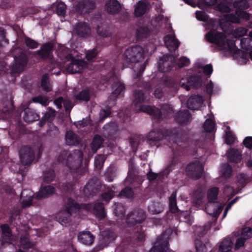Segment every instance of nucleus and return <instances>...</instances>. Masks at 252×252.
Here are the masks:
<instances>
[{
    "instance_id": "39",
    "label": "nucleus",
    "mask_w": 252,
    "mask_h": 252,
    "mask_svg": "<svg viewBox=\"0 0 252 252\" xmlns=\"http://www.w3.org/2000/svg\"><path fill=\"white\" fill-rule=\"evenodd\" d=\"M169 207L170 211L172 213H176L178 211V208L176 204V194L172 193L169 198Z\"/></svg>"
},
{
    "instance_id": "19",
    "label": "nucleus",
    "mask_w": 252,
    "mask_h": 252,
    "mask_svg": "<svg viewBox=\"0 0 252 252\" xmlns=\"http://www.w3.org/2000/svg\"><path fill=\"white\" fill-rule=\"evenodd\" d=\"M2 232V243H12L15 237L12 236L7 224H2L0 226Z\"/></svg>"
},
{
    "instance_id": "17",
    "label": "nucleus",
    "mask_w": 252,
    "mask_h": 252,
    "mask_svg": "<svg viewBox=\"0 0 252 252\" xmlns=\"http://www.w3.org/2000/svg\"><path fill=\"white\" fill-rule=\"evenodd\" d=\"M55 188L51 185L44 186L42 185L40 190L36 195L38 199H41L49 196L55 192Z\"/></svg>"
},
{
    "instance_id": "3",
    "label": "nucleus",
    "mask_w": 252,
    "mask_h": 252,
    "mask_svg": "<svg viewBox=\"0 0 252 252\" xmlns=\"http://www.w3.org/2000/svg\"><path fill=\"white\" fill-rule=\"evenodd\" d=\"M235 7H237L236 10V15L226 14L224 15V20L228 22L239 23L240 18L247 19L249 18V14L243 11L242 9L248 8L249 4L246 0H241L236 1L234 4Z\"/></svg>"
},
{
    "instance_id": "24",
    "label": "nucleus",
    "mask_w": 252,
    "mask_h": 252,
    "mask_svg": "<svg viewBox=\"0 0 252 252\" xmlns=\"http://www.w3.org/2000/svg\"><path fill=\"white\" fill-rule=\"evenodd\" d=\"M112 90L113 92L110 96V99L115 100L116 98L124 92L125 86L122 83L117 82L113 85Z\"/></svg>"
},
{
    "instance_id": "42",
    "label": "nucleus",
    "mask_w": 252,
    "mask_h": 252,
    "mask_svg": "<svg viewBox=\"0 0 252 252\" xmlns=\"http://www.w3.org/2000/svg\"><path fill=\"white\" fill-rule=\"evenodd\" d=\"M41 86L43 89L46 91H50L52 89L48 76L46 74L43 75L41 79Z\"/></svg>"
},
{
    "instance_id": "55",
    "label": "nucleus",
    "mask_w": 252,
    "mask_h": 252,
    "mask_svg": "<svg viewBox=\"0 0 252 252\" xmlns=\"http://www.w3.org/2000/svg\"><path fill=\"white\" fill-rule=\"evenodd\" d=\"M55 116V111L50 108H49L48 111L45 114L42 120V121H50L54 118Z\"/></svg>"
},
{
    "instance_id": "25",
    "label": "nucleus",
    "mask_w": 252,
    "mask_h": 252,
    "mask_svg": "<svg viewBox=\"0 0 252 252\" xmlns=\"http://www.w3.org/2000/svg\"><path fill=\"white\" fill-rule=\"evenodd\" d=\"M78 239L85 245L92 244L94 240V236L90 232H82L78 235Z\"/></svg>"
},
{
    "instance_id": "52",
    "label": "nucleus",
    "mask_w": 252,
    "mask_h": 252,
    "mask_svg": "<svg viewBox=\"0 0 252 252\" xmlns=\"http://www.w3.org/2000/svg\"><path fill=\"white\" fill-rule=\"evenodd\" d=\"M203 196V193L200 192H196L193 198V204L199 207L202 203V198Z\"/></svg>"
},
{
    "instance_id": "49",
    "label": "nucleus",
    "mask_w": 252,
    "mask_h": 252,
    "mask_svg": "<svg viewBox=\"0 0 252 252\" xmlns=\"http://www.w3.org/2000/svg\"><path fill=\"white\" fill-rule=\"evenodd\" d=\"M231 7V4L225 2H221L217 6L218 10L221 12L225 13H227L230 11Z\"/></svg>"
},
{
    "instance_id": "13",
    "label": "nucleus",
    "mask_w": 252,
    "mask_h": 252,
    "mask_svg": "<svg viewBox=\"0 0 252 252\" xmlns=\"http://www.w3.org/2000/svg\"><path fill=\"white\" fill-rule=\"evenodd\" d=\"M20 160L23 164L28 165L31 163L34 158L32 150L28 147L22 148L20 151Z\"/></svg>"
},
{
    "instance_id": "61",
    "label": "nucleus",
    "mask_w": 252,
    "mask_h": 252,
    "mask_svg": "<svg viewBox=\"0 0 252 252\" xmlns=\"http://www.w3.org/2000/svg\"><path fill=\"white\" fill-rule=\"evenodd\" d=\"M133 195L132 190L128 188H126L123 190L120 193L121 196L126 197H131L133 196Z\"/></svg>"
},
{
    "instance_id": "28",
    "label": "nucleus",
    "mask_w": 252,
    "mask_h": 252,
    "mask_svg": "<svg viewBox=\"0 0 252 252\" xmlns=\"http://www.w3.org/2000/svg\"><path fill=\"white\" fill-rule=\"evenodd\" d=\"M90 29L84 23H80L76 25L74 32L81 36H85L90 33Z\"/></svg>"
},
{
    "instance_id": "44",
    "label": "nucleus",
    "mask_w": 252,
    "mask_h": 252,
    "mask_svg": "<svg viewBox=\"0 0 252 252\" xmlns=\"http://www.w3.org/2000/svg\"><path fill=\"white\" fill-rule=\"evenodd\" d=\"M240 43L242 48L246 50L250 49L252 47V39L250 37L241 39Z\"/></svg>"
},
{
    "instance_id": "9",
    "label": "nucleus",
    "mask_w": 252,
    "mask_h": 252,
    "mask_svg": "<svg viewBox=\"0 0 252 252\" xmlns=\"http://www.w3.org/2000/svg\"><path fill=\"white\" fill-rule=\"evenodd\" d=\"M202 170V165L198 161L190 163L187 167L188 174L194 179H197L201 176Z\"/></svg>"
},
{
    "instance_id": "64",
    "label": "nucleus",
    "mask_w": 252,
    "mask_h": 252,
    "mask_svg": "<svg viewBox=\"0 0 252 252\" xmlns=\"http://www.w3.org/2000/svg\"><path fill=\"white\" fill-rule=\"evenodd\" d=\"M196 18L202 21H206L208 20V16L207 14L202 11H196Z\"/></svg>"
},
{
    "instance_id": "38",
    "label": "nucleus",
    "mask_w": 252,
    "mask_h": 252,
    "mask_svg": "<svg viewBox=\"0 0 252 252\" xmlns=\"http://www.w3.org/2000/svg\"><path fill=\"white\" fill-rule=\"evenodd\" d=\"M102 143V139L100 136H95L91 144V148L94 152H95L96 150L100 147Z\"/></svg>"
},
{
    "instance_id": "58",
    "label": "nucleus",
    "mask_w": 252,
    "mask_h": 252,
    "mask_svg": "<svg viewBox=\"0 0 252 252\" xmlns=\"http://www.w3.org/2000/svg\"><path fill=\"white\" fill-rule=\"evenodd\" d=\"M225 142L227 144H232L235 141V138L231 131H227L225 134Z\"/></svg>"
},
{
    "instance_id": "20",
    "label": "nucleus",
    "mask_w": 252,
    "mask_h": 252,
    "mask_svg": "<svg viewBox=\"0 0 252 252\" xmlns=\"http://www.w3.org/2000/svg\"><path fill=\"white\" fill-rule=\"evenodd\" d=\"M114 240L113 232L109 230L104 231L101 232L99 238V243L103 247L107 246Z\"/></svg>"
},
{
    "instance_id": "57",
    "label": "nucleus",
    "mask_w": 252,
    "mask_h": 252,
    "mask_svg": "<svg viewBox=\"0 0 252 252\" xmlns=\"http://www.w3.org/2000/svg\"><path fill=\"white\" fill-rule=\"evenodd\" d=\"M57 13L58 15L63 16L65 14L66 6L63 2L59 3L57 6Z\"/></svg>"
},
{
    "instance_id": "51",
    "label": "nucleus",
    "mask_w": 252,
    "mask_h": 252,
    "mask_svg": "<svg viewBox=\"0 0 252 252\" xmlns=\"http://www.w3.org/2000/svg\"><path fill=\"white\" fill-rule=\"evenodd\" d=\"M190 64L189 59L185 57L180 58L177 62V64L179 67H183L189 65Z\"/></svg>"
},
{
    "instance_id": "32",
    "label": "nucleus",
    "mask_w": 252,
    "mask_h": 252,
    "mask_svg": "<svg viewBox=\"0 0 252 252\" xmlns=\"http://www.w3.org/2000/svg\"><path fill=\"white\" fill-rule=\"evenodd\" d=\"M21 195L22 197H26L25 198L22 200V206L23 207H29L32 204L33 193L30 190L23 191Z\"/></svg>"
},
{
    "instance_id": "40",
    "label": "nucleus",
    "mask_w": 252,
    "mask_h": 252,
    "mask_svg": "<svg viewBox=\"0 0 252 252\" xmlns=\"http://www.w3.org/2000/svg\"><path fill=\"white\" fill-rule=\"evenodd\" d=\"M217 2V0H201L198 4V7L200 8L207 9Z\"/></svg>"
},
{
    "instance_id": "2",
    "label": "nucleus",
    "mask_w": 252,
    "mask_h": 252,
    "mask_svg": "<svg viewBox=\"0 0 252 252\" xmlns=\"http://www.w3.org/2000/svg\"><path fill=\"white\" fill-rule=\"evenodd\" d=\"M82 154L79 151H75L68 154L66 151H63L60 154L58 160L63 163L71 170H75L81 164Z\"/></svg>"
},
{
    "instance_id": "59",
    "label": "nucleus",
    "mask_w": 252,
    "mask_h": 252,
    "mask_svg": "<svg viewBox=\"0 0 252 252\" xmlns=\"http://www.w3.org/2000/svg\"><path fill=\"white\" fill-rule=\"evenodd\" d=\"M25 43L28 47L32 49L37 48L38 45L37 42L29 38H26L25 39Z\"/></svg>"
},
{
    "instance_id": "41",
    "label": "nucleus",
    "mask_w": 252,
    "mask_h": 252,
    "mask_svg": "<svg viewBox=\"0 0 252 252\" xmlns=\"http://www.w3.org/2000/svg\"><path fill=\"white\" fill-rule=\"evenodd\" d=\"M20 245L23 248H29L33 245V243L30 240L29 235L26 234L20 239Z\"/></svg>"
},
{
    "instance_id": "50",
    "label": "nucleus",
    "mask_w": 252,
    "mask_h": 252,
    "mask_svg": "<svg viewBox=\"0 0 252 252\" xmlns=\"http://www.w3.org/2000/svg\"><path fill=\"white\" fill-rule=\"evenodd\" d=\"M241 237L247 240L252 237V229L250 227H245L241 231Z\"/></svg>"
},
{
    "instance_id": "14",
    "label": "nucleus",
    "mask_w": 252,
    "mask_h": 252,
    "mask_svg": "<svg viewBox=\"0 0 252 252\" xmlns=\"http://www.w3.org/2000/svg\"><path fill=\"white\" fill-rule=\"evenodd\" d=\"M201 79L196 76H191L188 80L182 78L180 82V86L189 91L190 89V86L197 87L201 85Z\"/></svg>"
},
{
    "instance_id": "63",
    "label": "nucleus",
    "mask_w": 252,
    "mask_h": 252,
    "mask_svg": "<svg viewBox=\"0 0 252 252\" xmlns=\"http://www.w3.org/2000/svg\"><path fill=\"white\" fill-rule=\"evenodd\" d=\"M97 55V52L95 50H92L88 51L86 53V58L87 60L90 61L92 60Z\"/></svg>"
},
{
    "instance_id": "5",
    "label": "nucleus",
    "mask_w": 252,
    "mask_h": 252,
    "mask_svg": "<svg viewBox=\"0 0 252 252\" xmlns=\"http://www.w3.org/2000/svg\"><path fill=\"white\" fill-rule=\"evenodd\" d=\"M172 233L171 228L167 229L165 231L158 237L154 246L149 252H167L168 248V240Z\"/></svg>"
},
{
    "instance_id": "43",
    "label": "nucleus",
    "mask_w": 252,
    "mask_h": 252,
    "mask_svg": "<svg viewBox=\"0 0 252 252\" xmlns=\"http://www.w3.org/2000/svg\"><path fill=\"white\" fill-rule=\"evenodd\" d=\"M231 167L227 163H225L221 166L220 172L223 176L225 177H229L231 175Z\"/></svg>"
},
{
    "instance_id": "53",
    "label": "nucleus",
    "mask_w": 252,
    "mask_h": 252,
    "mask_svg": "<svg viewBox=\"0 0 252 252\" xmlns=\"http://www.w3.org/2000/svg\"><path fill=\"white\" fill-rule=\"evenodd\" d=\"M112 190H108L102 194L101 199L106 203H107L114 196V193Z\"/></svg>"
},
{
    "instance_id": "1",
    "label": "nucleus",
    "mask_w": 252,
    "mask_h": 252,
    "mask_svg": "<svg viewBox=\"0 0 252 252\" xmlns=\"http://www.w3.org/2000/svg\"><path fill=\"white\" fill-rule=\"evenodd\" d=\"M219 24L217 21L213 19L207 21L206 28H211V31L206 34V39L211 43L216 44L217 47L220 50L229 54H236L241 56L238 59L239 63H246L248 61V55L242 51L238 50L234 42L229 40L228 37L221 32L216 31Z\"/></svg>"
},
{
    "instance_id": "33",
    "label": "nucleus",
    "mask_w": 252,
    "mask_h": 252,
    "mask_svg": "<svg viewBox=\"0 0 252 252\" xmlns=\"http://www.w3.org/2000/svg\"><path fill=\"white\" fill-rule=\"evenodd\" d=\"M162 137V134L159 130H155L151 131L148 135V140L151 145L153 142L160 140Z\"/></svg>"
},
{
    "instance_id": "10",
    "label": "nucleus",
    "mask_w": 252,
    "mask_h": 252,
    "mask_svg": "<svg viewBox=\"0 0 252 252\" xmlns=\"http://www.w3.org/2000/svg\"><path fill=\"white\" fill-rule=\"evenodd\" d=\"M83 208L87 210L92 211L99 219H102L106 216V213L101 203L95 202L94 204H88L83 206Z\"/></svg>"
},
{
    "instance_id": "47",
    "label": "nucleus",
    "mask_w": 252,
    "mask_h": 252,
    "mask_svg": "<svg viewBox=\"0 0 252 252\" xmlns=\"http://www.w3.org/2000/svg\"><path fill=\"white\" fill-rule=\"evenodd\" d=\"M204 130L207 132L213 131L215 128V124L211 119H208L206 120L203 125Z\"/></svg>"
},
{
    "instance_id": "46",
    "label": "nucleus",
    "mask_w": 252,
    "mask_h": 252,
    "mask_svg": "<svg viewBox=\"0 0 252 252\" xmlns=\"http://www.w3.org/2000/svg\"><path fill=\"white\" fill-rule=\"evenodd\" d=\"M190 115L188 111L186 110L182 112L179 114V117L177 118V121L180 123L187 122L189 119Z\"/></svg>"
},
{
    "instance_id": "29",
    "label": "nucleus",
    "mask_w": 252,
    "mask_h": 252,
    "mask_svg": "<svg viewBox=\"0 0 252 252\" xmlns=\"http://www.w3.org/2000/svg\"><path fill=\"white\" fill-rule=\"evenodd\" d=\"M23 119L25 122L31 123L39 119V116L33 110L26 109L25 110Z\"/></svg>"
},
{
    "instance_id": "30",
    "label": "nucleus",
    "mask_w": 252,
    "mask_h": 252,
    "mask_svg": "<svg viewBox=\"0 0 252 252\" xmlns=\"http://www.w3.org/2000/svg\"><path fill=\"white\" fill-rule=\"evenodd\" d=\"M226 154L229 159L235 162H239L242 159L240 152L234 149L229 150Z\"/></svg>"
},
{
    "instance_id": "7",
    "label": "nucleus",
    "mask_w": 252,
    "mask_h": 252,
    "mask_svg": "<svg viewBox=\"0 0 252 252\" xmlns=\"http://www.w3.org/2000/svg\"><path fill=\"white\" fill-rule=\"evenodd\" d=\"M145 218V212L142 209H138L128 214L126 219V221L131 226L141 223Z\"/></svg>"
},
{
    "instance_id": "12",
    "label": "nucleus",
    "mask_w": 252,
    "mask_h": 252,
    "mask_svg": "<svg viewBox=\"0 0 252 252\" xmlns=\"http://www.w3.org/2000/svg\"><path fill=\"white\" fill-rule=\"evenodd\" d=\"M175 58L172 56H164L158 62V68L161 72L169 71L173 66Z\"/></svg>"
},
{
    "instance_id": "23",
    "label": "nucleus",
    "mask_w": 252,
    "mask_h": 252,
    "mask_svg": "<svg viewBox=\"0 0 252 252\" xmlns=\"http://www.w3.org/2000/svg\"><path fill=\"white\" fill-rule=\"evenodd\" d=\"M233 243L229 238L223 239L219 245V252H232Z\"/></svg>"
},
{
    "instance_id": "22",
    "label": "nucleus",
    "mask_w": 252,
    "mask_h": 252,
    "mask_svg": "<svg viewBox=\"0 0 252 252\" xmlns=\"http://www.w3.org/2000/svg\"><path fill=\"white\" fill-rule=\"evenodd\" d=\"M205 209L208 214L216 218L221 212V206L218 203H210L207 205Z\"/></svg>"
},
{
    "instance_id": "6",
    "label": "nucleus",
    "mask_w": 252,
    "mask_h": 252,
    "mask_svg": "<svg viewBox=\"0 0 252 252\" xmlns=\"http://www.w3.org/2000/svg\"><path fill=\"white\" fill-rule=\"evenodd\" d=\"M126 59L129 62L137 63L144 59L143 48L139 46L128 48L124 53Z\"/></svg>"
},
{
    "instance_id": "62",
    "label": "nucleus",
    "mask_w": 252,
    "mask_h": 252,
    "mask_svg": "<svg viewBox=\"0 0 252 252\" xmlns=\"http://www.w3.org/2000/svg\"><path fill=\"white\" fill-rule=\"evenodd\" d=\"M90 119L86 118L85 119H83L82 121H79L75 123L76 126L78 128H81L85 126L88 125L90 124Z\"/></svg>"
},
{
    "instance_id": "35",
    "label": "nucleus",
    "mask_w": 252,
    "mask_h": 252,
    "mask_svg": "<svg viewBox=\"0 0 252 252\" xmlns=\"http://www.w3.org/2000/svg\"><path fill=\"white\" fill-rule=\"evenodd\" d=\"M163 210V206L159 202H154L148 206V210L152 214H158Z\"/></svg>"
},
{
    "instance_id": "21",
    "label": "nucleus",
    "mask_w": 252,
    "mask_h": 252,
    "mask_svg": "<svg viewBox=\"0 0 252 252\" xmlns=\"http://www.w3.org/2000/svg\"><path fill=\"white\" fill-rule=\"evenodd\" d=\"M121 5L117 0H109L105 5V10L110 13H116L121 9Z\"/></svg>"
},
{
    "instance_id": "15",
    "label": "nucleus",
    "mask_w": 252,
    "mask_h": 252,
    "mask_svg": "<svg viewBox=\"0 0 252 252\" xmlns=\"http://www.w3.org/2000/svg\"><path fill=\"white\" fill-rule=\"evenodd\" d=\"M99 183L92 180L86 184L84 189V193L87 196L93 195L99 190Z\"/></svg>"
},
{
    "instance_id": "56",
    "label": "nucleus",
    "mask_w": 252,
    "mask_h": 252,
    "mask_svg": "<svg viewBox=\"0 0 252 252\" xmlns=\"http://www.w3.org/2000/svg\"><path fill=\"white\" fill-rule=\"evenodd\" d=\"M247 32V30L244 28H239L236 29L233 33V36L235 37H239L245 35Z\"/></svg>"
},
{
    "instance_id": "18",
    "label": "nucleus",
    "mask_w": 252,
    "mask_h": 252,
    "mask_svg": "<svg viewBox=\"0 0 252 252\" xmlns=\"http://www.w3.org/2000/svg\"><path fill=\"white\" fill-rule=\"evenodd\" d=\"M164 43L167 48L171 51L176 50L179 45V43L173 34L165 36L164 37Z\"/></svg>"
},
{
    "instance_id": "16",
    "label": "nucleus",
    "mask_w": 252,
    "mask_h": 252,
    "mask_svg": "<svg viewBox=\"0 0 252 252\" xmlns=\"http://www.w3.org/2000/svg\"><path fill=\"white\" fill-rule=\"evenodd\" d=\"M203 101V98L200 95H194L188 100L187 106L190 109H198L201 107Z\"/></svg>"
},
{
    "instance_id": "45",
    "label": "nucleus",
    "mask_w": 252,
    "mask_h": 252,
    "mask_svg": "<svg viewBox=\"0 0 252 252\" xmlns=\"http://www.w3.org/2000/svg\"><path fill=\"white\" fill-rule=\"evenodd\" d=\"M145 100V97L142 92H137L135 93L133 102L135 105L144 102Z\"/></svg>"
},
{
    "instance_id": "31",
    "label": "nucleus",
    "mask_w": 252,
    "mask_h": 252,
    "mask_svg": "<svg viewBox=\"0 0 252 252\" xmlns=\"http://www.w3.org/2000/svg\"><path fill=\"white\" fill-rule=\"evenodd\" d=\"M66 143L68 145H75L79 142V139L71 131H67L65 135Z\"/></svg>"
},
{
    "instance_id": "36",
    "label": "nucleus",
    "mask_w": 252,
    "mask_h": 252,
    "mask_svg": "<svg viewBox=\"0 0 252 252\" xmlns=\"http://www.w3.org/2000/svg\"><path fill=\"white\" fill-rule=\"evenodd\" d=\"M219 193V189L216 187L212 188L208 190L207 197L210 202H214L217 199Z\"/></svg>"
},
{
    "instance_id": "54",
    "label": "nucleus",
    "mask_w": 252,
    "mask_h": 252,
    "mask_svg": "<svg viewBox=\"0 0 252 252\" xmlns=\"http://www.w3.org/2000/svg\"><path fill=\"white\" fill-rule=\"evenodd\" d=\"M89 93L87 90L82 91L79 94L76 96V99L85 101H88L89 99Z\"/></svg>"
},
{
    "instance_id": "4",
    "label": "nucleus",
    "mask_w": 252,
    "mask_h": 252,
    "mask_svg": "<svg viewBox=\"0 0 252 252\" xmlns=\"http://www.w3.org/2000/svg\"><path fill=\"white\" fill-rule=\"evenodd\" d=\"M65 211L59 212L56 217V220L63 225H66L69 222V214L76 213L80 209L78 204L70 199H68L65 203Z\"/></svg>"
},
{
    "instance_id": "60",
    "label": "nucleus",
    "mask_w": 252,
    "mask_h": 252,
    "mask_svg": "<svg viewBox=\"0 0 252 252\" xmlns=\"http://www.w3.org/2000/svg\"><path fill=\"white\" fill-rule=\"evenodd\" d=\"M33 101L38 102L42 105H47L48 104V99L43 96H38L33 98Z\"/></svg>"
},
{
    "instance_id": "37",
    "label": "nucleus",
    "mask_w": 252,
    "mask_h": 252,
    "mask_svg": "<svg viewBox=\"0 0 252 252\" xmlns=\"http://www.w3.org/2000/svg\"><path fill=\"white\" fill-rule=\"evenodd\" d=\"M195 246L197 252H207L208 247H210L209 244L205 245L198 240L195 241Z\"/></svg>"
},
{
    "instance_id": "27",
    "label": "nucleus",
    "mask_w": 252,
    "mask_h": 252,
    "mask_svg": "<svg viewBox=\"0 0 252 252\" xmlns=\"http://www.w3.org/2000/svg\"><path fill=\"white\" fill-rule=\"evenodd\" d=\"M147 9V2L145 0H141L137 3L134 13L137 17L142 16L146 11Z\"/></svg>"
},
{
    "instance_id": "8",
    "label": "nucleus",
    "mask_w": 252,
    "mask_h": 252,
    "mask_svg": "<svg viewBox=\"0 0 252 252\" xmlns=\"http://www.w3.org/2000/svg\"><path fill=\"white\" fill-rule=\"evenodd\" d=\"M140 111L146 112L150 115H167L172 112V108L168 104H164L161 106L160 112L156 108L146 105H141L140 106Z\"/></svg>"
},
{
    "instance_id": "34",
    "label": "nucleus",
    "mask_w": 252,
    "mask_h": 252,
    "mask_svg": "<svg viewBox=\"0 0 252 252\" xmlns=\"http://www.w3.org/2000/svg\"><path fill=\"white\" fill-rule=\"evenodd\" d=\"M94 7V3L92 1H86L82 3H79L77 8V10L81 12H88L90 9H93Z\"/></svg>"
},
{
    "instance_id": "26",
    "label": "nucleus",
    "mask_w": 252,
    "mask_h": 252,
    "mask_svg": "<svg viewBox=\"0 0 252 252\" xmlns=\"http://www.w3.org/2000/svg\"><path fill=\"white\" fill-rule=\"evenodd\" d=\"M53 46L51 43L45 44L43 45L42 49L38 51V54L40 57L51 60V52L52 50Z\"/></svg>"
},
{
    "instance_id": "11",
    "label": "nucleus",
    "mask_w": 252,
    "mask_h": 252,
    "mask_svg": "<svg viewBox=\"0 0 252 252\" xmlns=\"http://www.w3.org/2000/svg\"><path fill=\"white\" fill-rule=\"evenodd\" d=\"M87 66L86 63L78 59H72L71 62L67 65L66 71L70 73L81 72Z\"/></svg>"
},
{
    "instance_id": "48",
    "label": "nucleus",
    "mask_w": 252,
    "mask_h": 252,
    "mask_svg": "<svg viewBox=\"0 0 252 252\" xmlns=\"http://www.w3.org/2000/svg\"><path fill=\"white\" fill-rule=\"evenodd\" d=\"M105 158L103 155H97L94 159V165L96 168L99 169L103 165Z\"/></svg>"
}]
</instances>
